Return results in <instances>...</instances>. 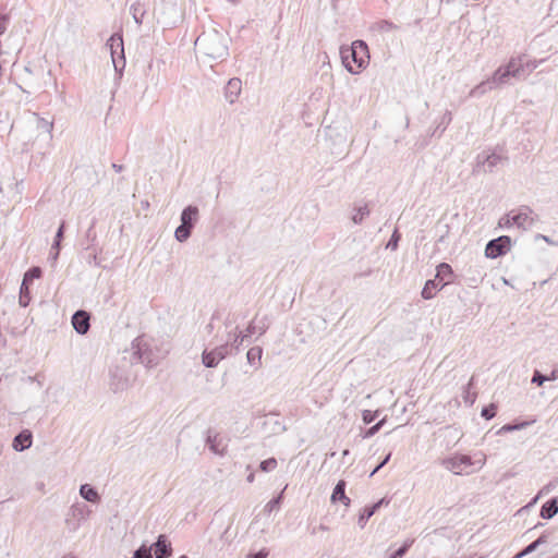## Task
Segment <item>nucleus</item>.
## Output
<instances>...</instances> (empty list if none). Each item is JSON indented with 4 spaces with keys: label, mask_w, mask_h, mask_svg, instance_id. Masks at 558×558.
Instances as JSON below:
<instances>
[{
    "label": "nucleus",
    "mask_w": 558,
    "mask_h": 558,
    "mask_svg": "<svg viewBox=\"0 0 558 558\" xmlns=\"http://www.w3.org/2000/svg\"><path fill=\"white\" fill-rule=\"evenodd\" d=\"M523 72L522 59L520 57L511 58L507 64L499 66L489 78L472 88L470 96L481 97L488 90L509 84L511 78H521Z\"/></svg>",
    "instance_id": "obj_1"
},
{
    "label": "nucleus",
    "mask_w": 558,
    "mask_h": 558,
    "mask_svg": "<svg viewBox=\"0 0 558 558\" xmlns=\"http://www.w3.org/2000/svg\"><path fill=\"white\" fill-rule=\"evenodd\" d=\"M263 349L253 347L246 353L247 363L257 369L262 365Z\"/></svg>",
    "instance_id": "obj_23"
},
{
    "label": "nucleus",
    "mask_w": 558,
    "mask_h": 558,
    "mask_svg": "<svg viewBox=\"0 0 558 558\" xmlns=\"http://www.w3.org/2000/svg\"><path fill=\"white\" fill-rule=\"evenodd\" d=\"M389 501L386 498L379 499L377 502L366 506L359 517V523L363 526L364 523L373 517L376 511L384 505H388Z\"/></svg>",
    "instance_id": "obj_20"
},
{
    "label": "nucleus",
    "mask_w": 558,
    "mask_h": 558,
    "mask_svg": "<svg viewBox=\"0 0 558 558\" xmlns=\"http://www.w3.org/2000/svg\"><path fill=\"white\" fill-rule=\"evenodd\" d=\"M391 452H389L380 462L379 464L372 471L369 476H373L375 473H377L381 468H384L390 460Z\"/></svg>",
    "instance_id": "obj_47"
},
{
    "label": "nucleus",
    "mask_w": 558,
    "mask_h": 558,
    "mask_svg": "<svg viewBox=\"0 0 558 558\" xmlns=\"http://www.w3.org/2000/svg\"><path fill=\"white\" fill-rule=\"evenodd\" d=\"M206 445L215 454L223 456L226 452L227 445L223 442V439L219 437V434L214 433L211 429H208L207 432Z\"/></svg>",
    "instance_id": "obj_14"
},
{
    "label": "nucleus",
    "mask_w": 558,
    "mask_h": 558,
    "mask_svg": "<svg viewBox=\"0 0 558 558\" xmlns=\"http://www.w3.org/2000/svg\"><path fill=\"white\" fill-rule=\"evenodd\" d=\"M413 544V541L412 539H408L403 543L402 546H400L398 549H396L389 558H402L410 549V547L412 546Z\"/></svg>",
    "instance_id": "obj_36"
},
{
    "label": "nucleus",
    "mask_w": 558,
    "mask_h": 558,
    "mask_svg": "<svg viewBox=\"0 0 558 558\" xmlns=\"http://www.w3.org/2000/svg\"><path fill=\"white\" fill-rule=\"evenodd\" d=\"M148 548H151L155 558H168L172 554L171 543L165 534H160L157 541L148 546Z\"/></svg>",
    "instance_id": "obj_13"
},
{
    "label": "nucleus",
    "mask_w": 558,
    "mask_h": 558,
    "mask_svg": "<svg viewBox=\"0 0 558 558\" xmlns=\"http://www.w3.org/2000/svg\"><path fill=\"white\" fill-rule=\"evenodd\" d=\"M549 378H550V380L558 379V368H555L551 371V373L549 374Z\"/></svg>",
    "instance_id": "obj_57"
},
{
    "label": "nucleus",
    "mask_w": 558,
    "mask_h": 558,
    "mask_svg": "<svg viewBox=\"0 0 558 558\" xmlns=\"http://www.w3.org/2000/svg\"><path fill=\"white\" fill-rule=\"evenodd\" d=\"M536 422L535 418L531 420V421H522V422H519V423H512L513 425V430H521V429H524L526 428L527 426L534 424Z\"/></svg>",
    "instance_id": "obj_46"
},
{
    "label": "nucleus",
    "mask_w": 558,
    "mask_h": 558,
    "mask_svg": "<svg viewBox=\"0 0 558 558\" xmlns=\"http://www.w3.org/2000/svg\"><path fill=\"white\" fill-rule=\"evenodd\" d=\"M68 513L69 517H72L74 520L83 522L90 515L92 510L84 502H75L70 507Z\"/></svg>",
    "instance_id": "obj_16"
},
{
    "label": "nucleus",
    "mask_w": 558,
    "mask_h": 558,
    "mask_svg": "<svg viewBox=\"0 0 558 558\" xmlns=\"http://www.w3.org/2000/svg\"><path fill=\"white\" fill-rule=\"evenodd\" d=\"M241 85L240 78L233 77L229 80L225 89V97L228 102L233 104L238 99L241 93Z\"/></svg>",
    "instance_id": "obj_18"
},
{
    "label": "nucleus",
    "mask_w": 558,
    "mask_h": 558,
    "mask_svg": "<svg viewBox=\"0 0 558 558\" xmlns=\"http://www.w3.org/2000/svg\"><path fill=\"white\" fill-rule=\"evenodd\" d=\"M501 161V156L495 153L486 155L483 159V168L485 172H493L494 168Z\"/></svg>",
    "instance_id": "obj_26"
},
{
    "label": "nucleus",
    "mask_w": 558,
    "mask_h": 558,
    "mask_svg": "<svg viewBox=\"0 0 558 558\" xmlns=\"http://www.w3.org/2000/svg\"><path fill=\"white\" fill-rule=\"evenodd\" d=\"M267 328H268V325L264 322V319L258 322V325H256L255 320H253L247 326L245 333H243V338L251 337L252 335H254L256 332V330L259 331V335H263V333H265Z\"/></svg>",
    "instance_id": "obj_27"
},
{
    "label": "nucleus",
    "mask_w": 558,
    "mask_h": 558,
    "mask_svg": "<svg viewBox=\"0 0 558 558\" xmlns=\"http://www.w3.org/2000/svg\"><path fill=\"white\" fill-rule=\"evenodd\" d=\"M450 280L440 283L437 279H429L425 282V286L422 289V298L424 300H430L435 295V291L441 290L446 284L450 283Z\"/></svg>",
    "instance_id": "obj_19"
},
{
    "label": "nucleus",
    "mask_w": 558,
    "mask_h": 558,
    "mask_svg": "<svg viewBox=\"0 0 558 558\" xmlns=\"http://www.w3.org/2000/svg\"><path fill=\"white\" fill-rule=\"evenodd\" d=\"M195 50L208 61H223L229 56L228 38L220 32H203L195 40Z\"/></svg>",
    "instance_id": "obj_2"
},
{
    "label": "nucleus",
    "mask_w": 558,
    "mask_h": 558,
    "mask_svg": "<svg viewBox=\"0 0 558 558\" xmlns=\"http://www.w3.org/2000/svg\"><path fill=\"white\" fill-rule=\"evenodd\" d=\"M90 260H94V262L96 263V260H97V254H96V253H94V254L90 256Z\"/></svg>",
    "instance_id": "obj_63"
},
{
    "label": "nucleus",
    "mask_w": 558,
    "mask_h": 558,
    "mask_svg": "<svg viewBox=\"0 0 558 558\" xmlns=\"http://www.w3.org/2000/svg\"><path fill=\"white\" fill-rule=\"evenodd\" d=\"M43 276V270L38 266L31 267L23 276L22 283L24 286V289H26V286L31 287L33 281L35 279H39Z\"/></svg>",
    "instance_id": "obj_25"
},
{
    "label": "nucleus",
    "mask_w": 558,
    "mask_h": 558,
    "mask_svg": "<svg viewBox=\"0 0 558 558\" xmlns=\"http://www.w3.org/2000/svg\"><path fill=\"white\" fill-rule=\"evenodd\" d=\"M473 385V377H471L470 381L468 383L466 386H464L463 388V400L465 403H469L470 405H472L476 399V393L475 392H471V387Z\"/></svg>",
    "instance_id": "obj_32"
},
{
    "label": "nucleus",
    "mask_w": 558,
    "mask_h": 558,
    "mask_svg": "<svg viewBox=\"0 0 558 558\" xmlns=\"http://www.w3.org/2000/svg\"><path fill=\"white\" fill-rule=\"evenodd\" d=\"M229 355V340L221 345L214 348L213 350L205 349L202 353V363L207 368L216 367L220 361L225 360Z\"/></svg>",
    "instance_id": "obj_9"
},
{
    "label": "nucleus",
    "mask_w": 558,
    "mask_h": 558,
    "mask_svg": "<svg viewBox=\"0 0 558 558\" xmlns=\"http://www.w3.org/2000/svg\"><path fill=\"white\" fill-rule=\"evenodd\" d=\"M451 122V112L450 111H446L442 119H441V123L437 126V129L440 128V125H444L442 129H441V132H444L447 128V125Z\"/></svg>",
    "instance_id": "obj_48"
},
{
    "label": "nucleus",
    "mask_w": 558,
    "mask_h": 558,
    "mask_svg": "<svg viewBox=\"0 0 558 558\" xmlns=\"http://www.w3.org/2000/svg\"><path fill=\"white\" fill-rule=\"evenodd\" d=\"M8 22L9 17L7 15H0V35L5 33Z\"/></svg>",
    "instance_id": "obj_51"
},
{
    "label": "nucleus",
    "mask_w": 558,
    "mask_h": 558,
    "mask_svg": "<svg viewBox=\"0 0 558 558\" xmlns=\"http://www.w3.org/2000/svg\"><path fill=\"white\" fill-rule=\"evenodd\" d=\"M134 354L146 367H154L158 365L160 360L163 359L165 352L157 347H154L151 341L146 336L137 337L132 342Z\"/></svg>",
    "instance_id": "obj_4"
},
{
    "label": "nucleus",
    "mask_w": 558,
    "mask_h": 558,
    "mask_svg": "<svg viewBox=\"0 0 558 558\" xmlns=\"http://www.w3.org/2000/svg\"><path fill=\"white\" fill-rule=\"evenodd\" d=\"M377 417V412L371 410H364L362 413V420L365 424H371Z\"/></svg>",
    "instance_id": "obj_45"
},
{
    "label": "nucleus",
    "mask_w": 558,
    "mask_h": 558,
    "mask_svg": "<svg viewBox=\"0 0 558 558\" xmlns=\"http://www.w3.org/2000/svg\"><path fill=\"white\" fill-rule=\"evenodd\" d=\"M94 228H95V220L92 221L90 227L87 229V231L85 233V238L88 243L86 246V250H89L90 246H93L94 242L96 241L97 235H96Z\"/></svg>",
    "instance_id": "obj_39"
},
{
    "label": "nucleus",
    "mask_w": 558,
    "mask_h": 558,
    "mask_svg": "<svg viewBox=\"0 0 558 558\" xmlns=\"http://www.w3.org/2000/svg\"><path fill=\"white\" fill-rule=\"evenodd\" d=\"M510 218L514 222V227L523 231L532 229L538 221V216L526 205L512 209Z\"/></svg>",
    "instance_id": "obj_6"
},
{
    "label": "nucleus",
    "mask_w": 558,
    "mask_h": 558,
    "mask_svg": "<svg viewBox=\"0 0 558 558\" xmlns=\"http://www.w3.org/2000/svg\"><path fill=\"white\" fill-rule=\"evenodd\" d=\"M348 454H349V450L348 449L343 450L342 456L345 457Z\"/></svg>",
    "instance_id": "obj_64"
},
{
    "label": "nucleus",
    "mask_w": 558,
    "mask_h": 558,
    "mask_svg": "<svg viewBox=\"0 0 558 558\" xmlns=\"http://www.w3.org/2000/svg\"><path fill=\"white\" fill-rule=\"evenodd\" d=\"M132 558H153L151 548L143 544L133 553Z\"/></svg>",
    "instance_id": "obj_37"
},
{
    "label": "nucleus",
    "mask_w": 558,
    "mask_h": 558,
    "mask_svg": "<svg viewBox=\"0 0 558 558\" xmlns=\"http://www.w3.org/2000/svg\"><path fill=\"white\" fill-rule=\"evenodd\" d=\"M385 421H386L385 418L380 420L379 422H377L375 424V426H379V429H380L383 427V425L385 424Z\"/></svg>",
    "instance_id": "obj_61"
},
{
    "label": "nucleus",
    "mask_w": 558,
    "mask_h": 558,
    "mask_svg": "<svg viewBox=\"0 0 558 558\" xmlns=\"http://www.w3.org/2000/svg\"><path fill=\"white\" fill-rule=\"evenodd\" d=\"M130 11L135 23L141 25L143 23V16L145 14L143 5L140 2H135L131 5Z\"/></svg>",
    "instance_id": "obj_31"
},
{
    "label": "nucleus",
    "mask_w": 558,
    "mask_h": 558,
    "mask_svg": "<svg viewBox=\"0 0 558 558\" xmlns=\"http://www.w3.org/2000/svg\"><path fill=\"white\" fill-rule=\"evenodd\" d=\"M526 554H523V549L521 551H519L513 558H523L525 557Z\"/></svg>",
    "instance_id": "obj_59"
},
{
    "label": "nucleus",
    "mask_w": 558,
    "mask_h": 558,
    "mask_svg": "<svg viewBox=\"0 0 558 558\" xmlns=\"http://www.w3.org/2000/svg\"><path fill=\"white\" fill-rule=\"evenodd\" d=\"M340 56L347 71L357 74L368 64V46L364 40H355L350 47H341Z\"/></svg>",
    "instance_id": "obj_3"
},
{
    "label": "nucleus",
    "mask_w": 558,
    "mask_h": 558,
    "mask_svg": "<svg viewBox=\"0 0 558 558\" xmlns=\"http://www.w3.org/2000/svg\"><path fill=\"white\" fill-rule=\"evenodd\" d=\"M400 239H401V235L398 232V230L396 229L393 231V233L391 234L386 247L390 248L391 251H396L398 248V243H399Z\"/></svg>",
    "instance_id": "obj_41"
},
{
    "label": "nucleus",
    "mask_w": 558,
    "mask_h": 558,
    "mask_svg": "<svg viewBox=\"0 0 558 558\" xmlns=\"http://www.w3.org/2000/svg\"><path fill=\"white\" fill-rule=\"evenodd\" d=\"M246 481L248 483H252L254 481V474L253 473L248 474L247 477H246Z\"/></svg>",
    "instance_id": "obj_60"
},
{
    "label": "nucleus",
    "mask_w": 558,
    "mask_h": 558,
    "mask_svg": "<svg viewBox=\"0 0 558 558\" xmlns=\"http://www.w3.org/2000/svg\"><path fill=\"white\" fill-rule=\"evenodd\" d=\"M71 323L78 335H86L90 328V315L84 310H78L72 315Z\"/></svg>",
    "instance_id": "obj_12"
},
{
    "label": "nucleus",
    "mask_w": 558,
    "mask_h": 558,
    "mask_svg": "<svg viewBox=\"0 0 558 558\" xmlns=\"http://www.w3.org/2000/svg\"><path fill=\"white\" fill-rule=\"evenodd\" d=\"M61 242H62V241L54 239V240H53V243H52V246H51V250H52V251H56V252H60V248H61Z\"/></svg>",
    "instance_id": "obj_56"
},
{
    "label": "nucleus",
    "mask_w": 558,
    "mask_h": 558,
    "mask_svg": "<svg viewBox=\"0 0 558 558\" xmlns=\"http://www.w3.org/2000/svg\"><path fill=\"white\" fill-rule=\"evenodd\" d=\"M453 271L449 264L447 263H440L436 268V276L435 279H437L439 282L444 281L446 278L452 276Z\"/></svg>",
    "instance_id": "obj_28"
},
{
    "label": "nucleus",
    "mask_w": 558,
    "mask_h": 558,
    "mask_svg": "<svg viewBox=\"0 0 558 558\" xmlns=\"http://www.w3.org/2000/svg\"><path fill=\"white\" fill-rule=\"evenodd\" d=\"M510 217L511 210L499 219V227L507 229L514 227V222H512V219Z\"/></svg>",
    "instance_id": "obj_43"
},
{
    "label": "nucleus",
    "mask_w": 558,
    "mask_h": 558,
    "mask_svg": "<svg viewBox=\"0 0 558 558\" xmlns=\"http://www.w3.org/2000/svg\"><path fill=\"white\" fill-rule=\"evenodd\" d=\"M509 432H514L513 430V425L512 423H509V424H505L498 432L497 434L501 435L504 433H509Z\"/></svg>",
    "instance_id": "obj_53"
},
{
    "label": "nucleus",
    "mask_w": 558,
    "mask_h": 558,
    "mask_svg": "<svg viewBox=\"0 0 558 558\" xmlns=\"http://www.w3.org/2000/svg\"><path fill=\"white\" fill-rule=\"evenodd\" d=\"M33 444V436L32 433L27 429L22 430L19 433L12 442V447L15 451H24L28 449Z\"/></svg>",
    "instance_id": "obj_15"
},
{
    "label": "nucleus",
    "mask_w": 558,
    "mask_h": 558,
    "mask_svg": "<svg viewBox=\"0 0 558 558\" xmlns=\"http://www.w3.org/2000/svg\"><path fill=\"white\" fill-rule=\"evenodd\" d=\"M374 27L381 33H389L398 28L396 24L388 20L377 22Z\"/></svg>",
    "instance_id": "obj_34"
},
{
    "label": "nucleus",
    "mask_w": 558,
    "mask_h": 558,
    "mask_svg": "<svg viewBox=\"0 0 558 558\" xmlns=\"http://www.w3.org/2000/svg\"><path fill=\"white\" fill-rule=\"evenodd\" d=\"M277 468V460L275 458H268L259 463V469L263 472H270Z\"/></svg>",
    "instance_id": "obj_40"
},
{
    "label": "nucleus",
    "mask_w": 558,
    "mask_h": 558,
    "mask_svg": "<svg viewBox=\"0 0 558 558\" xmlns=\"http://www.w3.org/2000/svg\"><path fill=\"white\" fill-rule=\"evenodd\" d=\"M496 414H497V407L494 403H492L487 407H484L481 411L482 417H484L487 421L494 418L496 416Z\"/></svg>",
    "instance_id": "obj_38"
},
{
    "label": "nucleus",
    "mask_w": 558,
    "mask_h": 558,
    "mask_svg": "<svg viewBox=\"0 0 558 558\" xmlns=\"http://www.w3.org/2000/svg\"><path fill=\"white\" fill-rule=\"evenodd\" d=\"M59 253H60V252H56V251H54V253H53V254H51V258H52L53 260H57V259H58V257H59Z\"/></svg>",
    "instance_id": "obj_62"
},
{
    "label": "nucleus",
    "mask_w": 558,
    "mask_h": 558,
    "mask_svg": "<svg viewBox=\"0 0 558 558\" xmlns=\"http://www.w3.org/2000/svg\"><path fill=\"white\" fill-rule=\"evenodd\" d=\"M29 301H31L29 287L26 286V289H24L23 283H21L19 303L22 307H26L29 304Z\"/></svg>",
    "instance_id": "obj_35"
},
{
    "label": "nucleus",
    "mask_w": 558,
    "mask_h": 558,
    "mask_svg": "<svg viewBox=\"0 0 558 558\" xmlns=\"http://www.w3.org/2000/svg\"><path fill=\"white\" fill-rule=\"evenodd\" d=\"M108 45L110 46L114 69H116V71H121L125 64L124 60H122V66H121V69H119V65L114 59V46L120 47L121 52L123 53V41H122L121 36L112 35L108 40Z\"/></svg>",
    "instance_id": "obj_24"
},
{
    "label": "nucleus",
    "mask_w": 558,
    "mask_h": 558,
    "mask_svg": "<svg viewBox=\"0 0 558 558\" xmlns=\"http://www.w3.org/2000/svg\"><path fill=\"white\" fill-rule=\"evenodd\" d=\"M445 469L460 475L462 472L473 464L470 456L466 454H454L452 457L445 458L441 462Z\"/></svg>",
    "instance_id": "obj_11"
},
{
    "label": "nucleus",
    "mask_w": 558,
    "mask_h": 558,
    "mask_svg": "<svg viewBox=\"0 0 558 558\" xmlns=\"http://www.w3.org/2000/svg\"><path fill=\"white\" fill-rule=\"evenodd\" d=\"M268 551L266 549H260L256 553L248 554L245 558H267Z\"/></svg>",
    "instance_id": "obj_49"
},
{
    "label": "nucleus",
    "mask_w": 558,
    "mask_h": 558,
    "mask_svg": "<svg viewBox=\"0 0 558 558\" xmlns=\"http://www.w3.org/2000/svg\"><path fill=\"white\" fill-rule=\"evenodd\" d=\"M156 14L157 22L167 27L174 26L181 17L177 3L169 1H162Z\"/></svg>",
    "instance_id": "obj_7"
},
{
    "label": "nucleus",
    "mask_w": 558,
    "mask_h": 558,
    "mask_svg": "<svg viewBox=\"0 0 558 558\" xmlns=\"http://www.w3.org/2000/svg\"><path fill=\"white\" fill-rule=\"evenodd\" d=\"M379 432V426H371L366 432H365V436L366 438H369V437H373L375 434H377Z\"/></svg>",
    "instance_id": "obj_52"
},
{
    "label": "nucleus",
    "mask_w": 558,
    "mask_h": 558,
    "mask_svg": "<svg viewBox=\"0 0 558 558\" xmlns=\"http://www.w3.org/2000/svg\"><path fill=\"white\" fill-rule=\"evenodd\" d=\"M80 495L86 501L97 504L100 500V496L96 488L89 484H83L80 487Z\"/></svg>",
    "instance_id": "obj_22"
},
{
    "label": "nucleus",
    "mask_w": 558,
    "mask_h": 558,
    "mask_svg": "<svg viewBox=\"0 0 558 558\" xmlns=\"http://www.w3.org/2000/svg\"><path fill=\"white\" fill-rule=\"evenodd\" d=\"M64 231H65V221H61V223L57 230V233L54 235V239L62 241L63 236H64Z\"/></svg>",
    "instance_id": "obj_50"
},
{
    "label": "nucleus",
    "mask_w": 558,
    "mask_h": 558,
    "mask_svg": "<svg viewBox=\"0 0 558 558\" xmlns=\"http://www.w3.org/2000/svg\"><path fill=\"white\" fill-rule=\"evenodd\" d=\"M199 219V210L195 205L186 206L180 216L181 223L174 231V238L177 241L183 243L191 236L194 227Z\"/></svg>",
    "instance_id": "obj_5"
},
{
    "label": "nucleus",
    "mask_w": 558,
    "mask_h": 558,
    "mask_svg": "<svg viewBox=\"0 0 558 558\" xmlns=\"http://www.w3.org/2000/svg\"><path fill=\"white\" fill-rule=\"evenodd\" d=\"M353 215L351 217V220L355 223V225H360L362 223V221L364 220L365 217H367L371 211L367 207V205H362V206H359V207H355L354 210H353Z\"/></svg>",
    "instance_id": "obj_29"
},
{
    "label": "nucleus",
    "mask_w": 558,
    "mask_h": 558,
    "mask_svg": "<svg viewBox=\"0 0 558 558\" xmlns=\"http://www.w3.org/2000/svg\"><path fill=\"white\" fill-rule=\"evenodd\" d=\"M558 513V496L547 500L539 511V515L543 519L549 520Z\"/></svg>",
    "instance_id": "obj_21"
},
{
    "label": "nucleus",
    "mask_w": 558,
    "mask_h": 558,
    "mask_svg": "<svg viewBox=\"0 0 558 558\" xmlns=\"http://www.w3.org/2000/svg\"><path fill=\"white\" fill-rule=\"evenodd\" d=\"M548 536L546 533H543L537 539L529 544L523 548V554L530 555L535 551L541 545L547 543Z\"/></svg>",
    "instance_id": "obj_30"
},
{
    "label": "nucleus",
    "mask_w": 558,
    "mask_h": 558,
    "mask_svg": "<svg viewBox=\"0 0 558 558\" xmlns=\"http://www.w3.org/2000/svg\"><path fill=\"white\" fill-rule=\"evenodd\" d=\"M345 487L347 483L344 480L338 481L336 486L333 487L332 494H331V502H342L345 507L350 506V498L345 495Z\"/></svg>",
    "instance_id": "obj_17"
},
{
    "label": "nucleus",
    "mask_w": 558,
    "mask_h": 558,
    "mask_svg": "<svg viewBox=\"0 0 558 558\" xmlns=\"http://www.w3.org/2000/svg\"><path fill=\"white\" fill-rule=\"evenodd\" d=\"M112 168L116 172H121L123 170V166L117 163H112Z\"/></svg>",
    "instance_id": "obj_58"
},
{
    "label": "nucleus",
    "mask_w": 558,
    "mask_h": 558,
    "mask_svg": "<svg viewBox=\"0 0 558 558\" xmlns=\"http://www.w3.org/2000/svg\"><path fill=\"white\" fill-rule=\"evenodd\" d=\"M550 380L549 375H543L539 371H534L532 383L542 386L545 381Z\"/></svg>",
    "instance_id": "obj_42"
},
{
    "label": "nucleus",
    "mask_w": 558,
    "mask_h": 558,
    "mask_svg": "<svg viewBox=\"0 0 558 558\" xmlns=\"http://www.w3.org/2000/svg\"><path fill=\"white\" fill-rule=\"evenodd\" d=\"M548 490H549V489H548V487H547V486L543 487V488L539 490L538 495L532 499V501L530 502V506L534 505V504L537 501V499L539 498V496H542L543 494L547 493Z\"/></svg>",
    "instance_id": "obj_55"
},
{
    "label": "nucleus",
    "mask_w": 558,
    "mask_h": 558,
    "mask_svg": "<svg viewBox=\"0 0 558 558\" xmlns=\"http://www.w3.org/2000/svg\"><path fill=\"white\" fill-rule=\"evenodd\" d=\"M110 389L113 392L123 391L129 388L131 385V376L125 368V365H117L112 368H110Z\"/></svg>",
    "instance_id": "obj_8"
},
{
    "label": "nucleus",
    "mask_w": 558,
    "mask_h": 558,
    "mask_svg": "<svg viewBox=\"0 0 558 558\" xmlns=\"http://www.w3.org/2000/svg\"><path fill=\"white\" fill-rule=\"evenodd\" d=\"M511 246V239L508 235H501L497 239L488 241L485 247V256L488 258H497L505 255Z\"/></svg>",
    "instance_id": "obj_10"
},
{
    "label": "nucleus",
    "mask_w": 558,
    "mask_h": 558,
    "mask_svg": "<svg viewBox=\"0 0 558 558\" xmlns=\"http://www.w3.org/2000/svg\"><path fill=\"white\" fill-rule=\"evenodd\" d=\"M244 339L245 338H243V335L240 332L239 335L234 336V340H233L232 344L235 345V348L238 349Z\"/></svg>",
    "instance_id": "obj_54"
},
{
    "label": "nucleus",
    "mask_w": 558,
    "mask_h": 558,
    "mask_svg": "<svg viewBox=\"0 0 558 558\" xmlns=\"http://www.w3.org/2000/svg\"><path fill=\"white\" fill-rule=\"evenodd\" d=\"M65 524L71 532L77 531L81 526V522L77 520H74L72 517H69V513L66 514V518H65Z\"/></svg>",
    "instance_id": "obj_44"
},
{
    "label": "nucleus",
    "mask_w": 558,
    "mask_h": 558,
    "mask_svg": "<svg viewBox=\"0 0 558 558\" xmlns=\"http://www.w3.org/2000/svg\"><path fill=\"white\" fill-rule=\"evenodd\" d=\"M282 500H283V492H281L278 496L274 497L266 504L265 511L271 512L274 510H278L281 506Z\"/></svg>",
    "instance_id": "obj_33"
}]
</instances>
